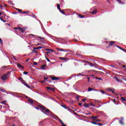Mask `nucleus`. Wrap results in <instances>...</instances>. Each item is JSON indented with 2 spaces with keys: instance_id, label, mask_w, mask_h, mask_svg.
<instances>
[{
  "instance_id": "obj_1",
  "label": "nucleus",
  "mask_w": 126,
  "mask_h": 126,
  "mask_svg": "<svg viewBox=\"0 0 126 126\" xmlns=\"http://www.w3.org/2000/svg\"><path fill=\"white\" fill-rule=\"evenodd\" d=\"M14 29L15 32H19V31L21 32V33H23L24 32V30H23V29L20 27L15 28Z\"/></svg>"
},
{
  "instance_id": "obj_2",
  "label": "nucleus",
  "mask_w": 126,
  "mask_h": 126,
  "mask_svg": "<svg viewBox=\"0 0 126 126\" xmlns=\"http://www.w3.org/2000/svg\"><path fill=\"white\" fill-rule=\"evenodd\" d=\"M55 42H57V43H61L62 42H63V39H62L61 38L55 37Z\"/></svg>"
},
{
  "instance_id": "obj_3",
  "label": "nucleus",
  "mask_w": 126,
  "mask_h": 126,
  "mask_svg": "<svg viewBox=\"0 0 126 126\" xmlns=\"http://www.w3.org/2000/svg\"><path fill=\"white\" fill-rule=\"evenodd\" d=\"M1 79H2V80H3V81L7 80V75L5 74H3L1 77Z\"/></svg>"
},
{
  "instance_id": "obj_4",
  "label": "nucleus",
  "mask_w": 126,
  "mask_h": 126,
  "mask_svg": "<svg viewBox=\"0 0 126 126\" xmlns=\"http://www.w3.org/2000/svg\"><path fill=\"white\" fill-rule=\"evenodd\" d=\"M40 108L43 109V110L45 111V112H46V113H50V110L47 109V108L45 107V106L41 105L40 106Z\"/></svg>"
},
{
  "instance_id": "obj_5",
  "label": "nucleus",
  "mask_w": 126,
  "mask_h": 126,
  "mask_svg": "<svg viewBox=\"0 0 126 126\" xmlns=\"http://www.w3.org/2000/svg\"><path fill=\"white\" fill-rule=\"evenodd\" d=\"M17 66L18 68H20V69H24V66L21 65V64H20V63H17Z\"/></svg>"
},
{
  "instance_id": "obj_6",
  "label": "nucleus",
  "mask_w": 126,
  "mask_h": 126,
  "mask_svg": "<svg viewBox=\"0 0 126 126\" xmlns=\"http://www.w3.org/2000/svg\"><path fill=\"white\" fill-rule=\"evenodd\" d=\"M17 66L18 68H20V69H24V66L21 65V64H20V63H17Z\"/></svg>"
},
{
  "instance_id": "obj_7",
  "label": "nucleus",
  "mask_w": 126,
  "mask_h": 126,
  "mask_svg": "<svg viewBox=\"0 0 126 126\" xmlns=\"http://www.w3.org/2000/svg\"><path fill=\"white\" fill-rule=\"evenodd\" d=\"M107 90L108 92H111V93H114V92H115V90L113 88H109L107 89Z\"/></svg>"
},
{
  "instance_id": "obj_8",
  "label": "nucleus",
  "mask_w": 126,
  "mask_h": 126,
  "mask_svg": "<svg viewBox=\"0 0 126 126\" xmlns=\"http://www.w3.org/2000/svg\"><path fill=\"white\" fill-rule=\"evenodd\" d=\"M46 88H47V90H51L52 91H55V88H54L47 87Z\"/></svg>"
},
{
  "instance_id": "obj_9",
  "label": "nucleus",
  "mask_w": 126,
  "mask_h": 126,
  "mask_svg": "<svg viewBox=\"0 0 126 126\" xmlns=\"http://www.w3.org/2000/svg\"><path fill=\"white\" fill-rule=\"evenodd\" d=\"M93 15L96 14L97 13V9H94L93 11L91 13Z\"/></svg>"
},
{
  "instance_id": "obj_10",
  "label": "nucleus",
  "mask_w": 126,
  "mask_h": 126,
  "mask_svg": "<svg viewBox=\"0 0 126 126\" xmlns=\"http://www.w3.org/2000/svg\"><path fill=\"white\" fill-rule=\"evenodd\" d=\"M59 59L61 61H66L67 60V58L64 57H59Z\"/></svg>"
},
{
  "instance_id": "obj_11",
  "label": "nucleus",
  "mask_w": 126,
  "mask_h": 126,
  "mask_svg": "<svg viewBox=\"0 0 126 126\" xmlns=\"http://www.w3.org/2000/svg\"><path fill=\"white\" fill-rule=\"evenodd\" d=\"M22 83H23V84H24V85H25V86H26V87H28V88H29V86H28L26 83H25V82H24V81L23 80H22Z\"/></svg>"
},
{
  "instance_id": "obj_12",
  "label": "nucleus",
  "mask_w": 126,
  "mask_h": 126,
  "mask_svg": "<svg viewBox=\"0 0 126 126\" xmlns=\"http://www.w3.org/2000/svg\"><path fill=\"white\" fill-rule=\"evenodd\" d=\"M115 43V41H110V44L108 45L109 47H111V46H113V45H114Z\"/></svg>"
},
{
  "instance_id": "obj_13",
  "label": "nucleus",
  "mask_w": 126,
  "mask_h": 126,
  "mask_svg": "<svg viewBox=\"0 0 126 126\" xmlns=\"http://www.w3.org/2000/svg\"><path fill=\"white\" fill-rule=\"evenodd\" d=\"M61 52H66V53H68V52H69V50L68 49H66V50H63V49H60Z\"/></svg>"
},
{
  "instance_id": "obj_14",
  "label": "nucleus",
  "mask_w": 126,
  "mask_h": 126,
  "mask_svg": "<svg viewBox=\"0 0 126 126\" xmlns=\"http://www.w3.org/2000/svg\"><path fill=\"white\" fill-rule=\"evenodd\" d=\"M61 106L64 108V109H66V110H67V108H68V106H66V105H65V104L62 105Z\"/></svg>"
},
{
  "instance_id": "obj_15",
  "label": "nucleus",
  "mask_w": 126,
  "mask_h": 126,
  "mask_svg": "<svg viewBox=\"0 0 126 126\" xmlns=\"http://www.w3.org/2000/svg\"><path fill=\"white\" fill-rule=\"evenodd\" d=\"M28 100H29V102H30L31 104H33V103H34V101H33V99L31 98H29Z\"/></svg>"
},
{
  "instance_id": "obj_16",
  "label": "nucleus",
  "mask_w": 126,
  "mask_h": 126,
  "mask_svg": "<svg viewBox=\"0 0 126 126\" xmlns=\"http://www.w3.org/2000/svg\"><path fill=\"white\" fill-rule=\"evenodd\" d=\"M51 78L52 80H59V78L56 77H53Z\"/></svg>"
},
{
  "instance_id": "obj_17",
  "label": "nucleus",
  "mask_w": 126,
  "mask_h": 126,
  "mask_svg": "<svg viewBox=\"0 0 126 126\" xmlns=\"http://www.w3.org/2000/svg\"><path fill=\"white\" fill-rule=\"evenodd\" d=\"M84 107H85V108H88V107H89V104L85 103L84 104Z\"/></svg>"
},
{
  "instance_id": "obj_18",
  "label": "nucleus",
  "mask_w": 126,
  "mask_h": 126,
  "mask_svg": "<svg viewBox=\"0 0 126 126\" xmlns=\"http://www.w3.org/2000/svg\"><path fill=\"white\" fill-rule=\"evenodd\" d=\"M19 95H20L21 96H24V97H26V98L27 99H30V98L29 97L26 96V95H25V94H19Z\"/></svg>"
},
{
  "instance_id": "obj_19",
  "label": "nucleus",
  "mask_w": 126,
  "mask_h": 126,
  "mask_svg": "<svg viewBox=\"0 0 126 126\" xmlns=\"http://www.w3.org/2000/svg\"><path fill=\"white\" fill-rule=\"evenodd\" d=\"M67 110V111L70 112V113H73V112H74L72 110L70 109V108H69V107H68Z\"/></svg>"
},
{
  "instance_id": "obj_20",
  "label": "nucleus",
  "mask_w": 126,
  "mask_h": 126,
  "mask_svg": "<svg viewBox=\"0 0 126 126\" xmlns=\"http://www.w3.org/2000/svg\"><path fill=\"white\" fill-rule=\"evenodd\" d=\"M78 16L80 17V18H84V16L81 15V14H78Z\"/></svg>"
},
{
  "instance_id": "obj_21",
  "label": "nucleus",
  "mask_w": 126,
  "mask_h": 126,
  "mask_svg": "<svg viewBox=\"0 0 126 126\" xmlns=\"http://www.w3.org/2000/svg\"><path fill=\"white\" fill-rule=\"evenodd\" d=\"M91 118L93 120H96V119H98V116H92Z\"/></svg>"
},
{
  "instance_id": "obj_22",
  "label": "nucleus",
  "mask_w": 126,
  "mask_h": 126,
  "mask_svg": "<svg viewBox=\"0 0 126 126\" xmlns=\"http://www.w3.org/2000/svg\"><path fill=\"white\" fill-rule=\"evenodd\" d=\"M57 8L59 10H61V5H60L59 4H57Z\"/></svg>"
},
{
  "instance_id": "obj_23",
  "label": "nucleus",
  "mask_w": 126,
  "mask_h": 126,
  "mask_svg": "<svg viewBox=\"0 0 126 126\" xmlns=\"http://www.w3.org/2000/svg\"><path fill=\"white\" fill-rule=\"evenodd\" d=\"M93 121H94L96 123H98V122H100L101 120H100L99 119H93Z\"/></svg>"
},
{
  "instance_id": "obj_24",
  "label": "nucleus",
  "mask_w": 126,
  "mask_h": 126,
  "mask_svg": "<svg viewBox=\"0 0 126 126\" xmlns=\"http://www.w3.org/2000/svg\"><path fill=\"white\" fill-rule=\"evenodd\" d=\"M45 66H46V65H42L41 66V69H45Z\"/></svg>"
},
{
  "instance_id": "obj_25",
  "label": "nucleus",
  "mask_w": 126,
  "mask_h": 126,
  "mask_svg": "<svg viewBox=\"0 0 126 126\" xmlns=\"http://www.w3.org/2000/svg\"><path fill=\"white\" fill-rule=\"evenodd\" d=\"M89 105V106H92L93 107H95V105H94V104H93V102H91Z\"/></svg>"
},
{
  "instance_id": "obj_26",
  "label": "nucleus",
  "mask_w": 126,
  "mask_h": 126,
  "mask_svg": "<svg viewBox=\"0 0 126 126\" xmlns=\"http://www.w3.org/2000/svg\"><path fill=\"white\" fill-rule=\"evenodd\" d=\"M60 11L62 13V14H65V13H64V11H63V10H60Z\"/></svg>"
},
{
  "instance_id": "obj_27",
  "label": "nucleus",
  "mask_w": 126,
  "mask_h": 126,
  "mask_svg": "<svg viewBox=\"0 0 126 126\" xmlns=\"http://www.w3.org/2000/svg\"><path fill=\"white\" fill-rule=\"evenodd\" d=\"M88 91H89V92L92 91V90H93V89L92 88L89 87V88L88 89Z\"/></svg>"
},
{
  "instance_id": "obj_28",
  "label": "nucleus",
  "mask_w": 126,
  "mask_h": 126,
  "mask_svg": "<svg viewBox=\"0 0 126 126\" xmlns=\"http://www.w3.org/2000/svg\"><path fill=\"white\" fill-rule=\"evenodd\" d=\"M5 103H6V100H4L0 102V104H3V105H5Z\"/></svg>"
},
{
  "instance_id": "obj_29",
  "label": "nucleus",
  "mask_w": 126,
  "mask_h": 126,
  "mask_svg": "<svg viewBox=\"0 0 126 126\" xmlns=\"http://www.w3.org/2000/svg\"><path fill=\"white\" fill-rule=\"evenodd\" d=\"M115 79H116V81H117V82H120V80H119V79L117 77H115Z\"/></svg>"
},
{
  "instance_id": "obj_30",
  "label": "nucleus",
  "mask_w": 126,
  "mask_h": 126,
  "mask_svg": "<svg viewBox=\"0 0 126 126\" xmlns=\"http://www.w3.org/2000/svg\"><path fill=\"white\" fill-rule=\"evenodd\" d=\"M31 36H32V37H34V36H35V35L32 34H30V36H29V37L30 38H32V37Z\"/></svg>"
},
{
  "instance_id": "obj_31",
  "label": "nucleus",
  "mask_w": 126,
  "mask_h": 126,
  "mask_svg": "<svg viewBox=\"0 0 126 126\" xmlns=\"http://www.w3.org/2000/svg\"><path fill=\"white\" fill-rule=\"evenodd\" d=\"M117 1H118V2L120 4L123 3V2L121 0H117Z\"/></svg>"
},
{
  "instance_id": "obj_32",
  "label": "nucleus",
  "mask_w": 126,
  "mask_h": 126,
  "mask_svg": "<svg viewBox=\"0 0 126 126\" xmlns=\"http://www.w3.org/2000/svg\"><path fill=\"white\" fill-rule=\"evenodd\" d=\"M0 44H1V45H2V44L3 43V42H2V39H1V38H0Z\"/></svg>"
},
{
  "instance_id": "obj_33",
  "label": "nucleus",
  "mask_w": 126,
  "mask_h": 126,
  "mask_svg": "<svg viewBox=\"0 0 126 126\" xmlns=\"http://www.w3.org/2000/svg\"><path fill=\"white\" fill-rule=\"evenodd\" d=\"M43 48H44V47H42V46H39L37 47V50L39 49H42Z\"/></svg>"
},
{
  "instance_id": "obj_34",
  "label": "nucleus",
  "mask_w": 126,
  "mask_h": 126,
  "mask_svg": "<svg viewBox=\"0 0 126 126\" xmlns=\"http://www.w3.org/2000/svg\"><path fill=\"white\" fill-rule=\"evenodd\" d=\"M32 52H33V53H38V51H36V50H32Z\"/></svg>"
},
{
  "instance_id": "obj_35",
  "label": "nucleus",
  "mask_w": 126,
  "mask_h": 126,
  "mask_svg": "<svg viewBox=\"0 0 126 126\" xmlns=\"http://www.w3.org/2000/svg\"><path fill=\"white\" fill-rule=\"evenodd\" d=\"M91 124H93V125H97V123H96V122H92Z\"/></svg>"
},
{
  "instance_id": "obj_36",
  "label": "nucleus",
  "mask_w": 126,
  "mask_h": 126,
  "mask_svg": "<svg viewBox=\"0 0 126 126\" xmlns=\"http://www.w3.org/2000/svg\"><path fill=\"white\" fill-rule=\"evenodd\" d=\"M46 59L47 60V62H48V63H51V61L50 60H49V59H48L46 57Z\"/></svg>"
},
{
  "instance_id": "obj_37",
  "label": "nucleus",
  "mask_w": 126,
  "mask_h": 126,
  "mask_svg": "<svg viewBox=\"0 0 126 126\" xmlns=\"http://www.w3.org/2000/svg\"><path fill=\"white\" fill-rule=\"evenodd\" d=\"M19 12H22V10L20 9H17Z\"/></svg>"
},
{
  "instance_id": "obj_38",
  "label": "nucleus",
  "mask_w": 126,
  "mask_h": 126,
  "mask_svg": "<svg viewBox=\"0 0 126 126\" xmlns=\"http://www.w3.org/2000/svg\"><path fill=\"white\" fill-rule=\"evenodd\" d=\"M45 51H47L48 52H51V49H45Z\"/></svg>"
},
{
  "instance_id": "obj_39",
  "label": "nucleus",
  "mask_w": 126,
  "mask_h": 126,
  "mask_svg": "<svg viewBox=\"0 0 126 126\" xmlns=\"http://www.w3.org/2000/svg\"><path fill=\"white\" fill-rule=\"evenodd\" d=\"M24 74H26V75L28 74V72L24 71Z\"/></svg>"
},
{
  "instance_id": "obj_40",
  "label": "nucleus",
  "mask_w": 126,
  "mask_h": 126,
  "mask_svg": "<svg viewBox=\"0 0 126 126\" xmlns=\"http://www.w3.org/2000/svg\"><path fill=\"white\" fill-rule=\"evenodd\" d=\"M60 123H61L62 126L64 125V124H63V122L62 121V120L60 121Z\"/></svg>"
},
{
  "instance_id": "obj_41",
  "label": "nucleus",
  "mask_w": 126,
  "mask_h": 126,
  "mask_svg": "<svg viewBox=\"0 0 126 126\" xmlns=\"http://www.w3.org/2000/svg\"><path fill=\"white\" fill-rule=\"evenodd\" d=\"M23 13L27 14V13H29V12H28V11H24V12H23Z\"/></svg>"
},
{
  "instance_id": "obj_42",
  "label": "nucleus",
  "mask_w": 126,
  "mask_h": 126,
  "mask_svg": "<svg viewBox=\"0 0 126 126\" xmlns=\"http://www.w3.org/2000/svg\"><path fill=\"white\" fill-rule=\"evenodd\" d=\"M33 64L34 65H37V64H38V63H36V62H33Z\"/></svg>"
},
{
  "instance_id": "obj_43",
  "label": "nucleus",
  "mask_w": 126,
  "mask_h": 126,
  "mask_svg": "<svg viewBox=\"0 0 126 126\" xmlns=\"http://www.w3.org/2000/svg\"><path fill=\"white\" fill-rule=\"evenodd\" d=\"M38 38H39V39H42V40H44L45 39V38H44V37L41 38L40 36H38Z\"/></svg>"
},
{
  "instance_id": "obj_44",
  "label": "nucleus",
  "mask_w": 126,
  "mask_h": 126,
  "mask_svg": "<svg viewBox=\"0 0 126 126\" xmlns=\"http://www.w3.org/2000/svg\"><path fill=\"white\" fill-rule=\"evenodd\" d=\"M0 20H1V21H3V22H5V21H3V19H2V18L0 17Z\"/></svg>"
},
{
  "instance_id": "obj_45",
  "label": "nucleus",
  "mask_w": 126,
  "mask_h": 126,
  "mask_svg": "<svg viewBox=\"0 0 126 126\" xmlns=\"http://www.w3.org/2000/svg\"><path fill=\"white\" fill-rule=\"evenodd\" d=\"M101 93H102V94H105V92L104 91H101Z\"/></svg>"
},
{
  "instance_id": "obj_46",
  "label": "nucleus",
  "mask_w": 126,
  "mask_h": 126,
  "mask_svg": "<svg viewBox=\"0 0 126 126\" xmlns=\"http://www.w3.org/2000/svg\"><path fill=\"white\" fill-rule=\"evenodd\" d=\"M82 101H83V102H85L86 101V99L84 98L82 100Z\"/></svg>"
},
{
  "instance_id": "obj_47",
  "label": "nucleus",
  "mask_w": 126,
  "mask_h": 126,
  "mask_svg": "<svg viewBox=\"0 0 126 126\" xmlns=\"http://www.w3.org/2000/svg\"><path fill=\"white\" fill-rule=\"evenodd\" d=\"M50 51L51 52H53V53H55V50H54L53 49H50Z\"/></svg>"
},
{
  "instance_id": "obj_48",
  "label": "nucleus",
  "mask_w": 126,
  "mask_h": 126,
  "mask_svg": "<svg viewBox=\"0 0 126 126\" xmlns=\"http://www.w3.org/2000/svg\"><path fill=\"white\" fill-rule=\"evenodd\" d=\"M116 47H117V48H119V49H120V50H121V49H122V47H120V46H116Z\"/></svg>"
},
{
  "instance_id": "obj_49",
  "label": "nucleus",
  "mask_w": 126,
  "mask_h": 126,
  "mask_svg": "<svg viewBox=\"0 0 126 126\" xmlns=\"http://www.w3.org/2000/svg\"><path fill=\"white\" fill-rule=\"evenodd\" d=\"M33 50H38V47H34Z\"/></svg>"
},
{
  "instance_id": "obj_50",
  "label": "nucleus",
  "mask_w": 126,
  "mask_h": 126,
  "mask_svg": "<svg viewBox=\"0 0 126 126\" xmlns=\"http://www.w3.org/2000/svg\"><path fill=\"white\" fill-rule=\"evenodd\" d=\"M120 124H121L122 125H124V123H123V121H120Z\"/></svg>"
},
{
  "instance_id": "obj_51",
  "label": "nucleus",
  "mask_w": 126,
  "mask_h": 126,
  "mask_svg": "<svg viewBox=\"0 0 126 126\" xmlns=\"http://www.w3.org/2000/svg\"><path fill=\"white\" fill-rule=\"evenodd\" d=\"M121 50H122V51H126V49H124V48H122Z\"/></svg>"
},
{
  "instance_id": "obj_52",
  "label": "nucleus",
  "mask_w": 126,
  "mask_h": 126,
  "mask_svg": "<svg viewBox=\"0 0 126 126\" xmlns=\"http://www.w3.org/2000/svg\"><path fill=\"white\" fill-rule=\"evenodd\" d=\"M76 99H77V100H78V99H79V96H77V97H76Z\"/></svg>"
},
{
  "instance_id": "obj_53",
  "label": "nucleus",
  "mask_w": 126,
  "mask_h": 126,
  "mask_svg": "<svg viewBox=\"0 0 126 126\" xmlns=\"http://www.w3.org/2000/svg\"><path fill=\"white\" fill-rule=\"evenodd\" d=\"M48 77H45L44 78V80H47V79H48Z\"/></svg>"
},
{
  "instance_id": "obj_54",
  "label": "nucleus",
  "mask_w": 126,
  "mask_h": 126,
  "mask_svg": "<svg viewBox=\"0 0 126 126\" xmlns=\"http://www.w3.org/2000/svg\"><path fill=\"white\" fill-rule=\"evenodd\" d=\"M110 66H111V67H113V68L115 67V66L113 65H110Z\"/></svg>"
},
{
  "instance_id": "obj_55",
  "label": "nucleus",
  "mask_w": 126,
  "mask_h": 126,
  "mask_svg": "<svg viewBox=\"0 0 126 126\" xmlns=\"http://www.w3.org/2000/svg\"><path fill=\"white\" fill-rule=\"evenodd\" d=\"M97 125L98 126H102V124H100V123H98V124H97Z\"/></svg>"
},
{
  "instance_id": "obj_56",
  "label": "nucleus",
  "mask_w": 126,
  "mask_h": 126,
  "mask_svg": "<svg viewBox=\"0 0 126 126\" xmlns=\"http://www.w3.org/2000/svg\"><path fill=\"white\" fill-rule=\"evenodd\" d=\"M41 112H42V113H44V114H45V115H47V114H46V112H44V111L41 110Z\"/></svg>"
},
{
  "instance_id": "obj_57",
  "label": "nucleus",
  "mask_w": 126,
  "mask_h": 126,
  "mask_svg": "<svg viewBox=\"0 0 126 126\" xmlns=\"http://www.w3.org/2000/svg\"><path fill=\"white\" fill-rule=\"evenodd\" d=\"M19 80H22V78L19 77Z\"/></svg>"
},
{
  "instance_id": "obj_58",
  "label": "nucleus",
  "mask_w": 126,
  "mask_h": 126,
  "mask_svg": "<svg viewBox=\"0 0 126 126\" xmlns=\"http://www.w3.org/2000/svg\"><path fill=\"white\" fill-rule=\"evenodd\" d=\"M97 79H99V80H102V78H96Z\"/></svg>"
},
{
  "instance_id": "obj_59",
  "label": "nucleus",
  "mask_w": 126,
  "mask_h": 126,
  "mask_svg": "<svg viewBox=\"0 0 126 126\" xmlns=\"http://www.w3.org/2000/svg\"><path fill=\"white\" fill-rule=\"evenodd\" d=\"M0 7L1 8H2V7H3V6H2V5H0Z\"/></svg>"
},
{
  "instance_id": "obj_60",
  "label": "nucleus",
  "mask_w": 126,
  "mask_h": 126,
  "mask_svg": "<svg viewBox=\"0 0 126 126\" xmlns=\"http://www.w3.org/2000/svg\"><path fill=\"white\" fill-rule=\"evenodd\" d=\"M56 50H57V51H61V49H60V48H57Z\"/></svg>"
},
{
  "instance_id": "obj_61",
  "label": "nucleus",
  "mask_w": 126,
  "mask_h": 126,
  "mask_svg": "<svg viewBox=\"0 0 126 126\" xmlns=\"http://www.w3.org/2000/svg\"><path fill=\"white\" fill-rule=\"evenodd\" d=\"M79 106H81V105H82V103H79Z\"/></svg>"
},
{
  "instance_id": "obj_62",
  "label": "nucleus",
  "mask_w": 126,
  "mask_h": 126,
  "mask_svg": "<svg viewBox=\"0 0 126 126\" xmlns=\"http://www.w3.org/2000/svg\"><path fill=\"white\" fill-rule=\"evenodd\" d=\"M84 63H89V62H87V61H84Z\"/></svg>"
},
{
  "instance_id": "obj_63",
  "label": "nucleus",
  "mask_w": 126,
  "mask_h": 126,
  "mask_svg": "<svg viewBox=\"0 0 126 126\" xmlns=\"http://www.w3.org/2000/svg\"><path fill=\"white\" fill-rule=\"evenodd\" d=\"M29 61V59H27L26 62H28Z\"/></svg>"
},
{
  "instance_id": "obj_64",
  "label": "nucleus",
  "mask_w": 126,
  "mask_h": 126,
  "mask_svg": "<svg viewBox=\"0 0 126 126\" xmlns=\"http://www.w3.org/2000/svg\"><path fill=\"white\" fill-rule=\"evenodd\" d=\"M62 126H65V125L64 124V125H62Z\"/></svg>"
}]
</instances>
